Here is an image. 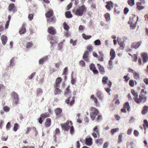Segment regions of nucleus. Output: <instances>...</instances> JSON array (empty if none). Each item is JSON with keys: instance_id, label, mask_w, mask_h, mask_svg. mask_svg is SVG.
I'll return each instance as SVG.
<instances>
[{"instance_id": "f257e3e1", "label": "nucleus", "mask_w": 148, "mask_h": 148, "mask_svg": "<svg viewBox=\"0 0 148 148\" xmlns=\"http://www.w3.org/2000/svg\"><path fill=\"white\" fill-rule=\"evenodd\" d=\"M86 11V8L84 5L79 6L77 9H74L72 10V12L75 15L79 16L83 15L84 13Z\"/></svg>"}, {"instance_id": "f03ea898", "label": "nucleus", "mask_w": 148, "mask_h": 148, "mask_svg": "<svg viewBox=\"0 0 148 148\" xmlns=\"http://www.w3.org/2000/svg\"><path fill=\"white\" fill-rule=\"evenodd\" d=\"M89 110L90 111V116L92 120L94 121L95 119L96 116L99 114V112L97 109L93 107H91Z\"/></svg>"}, {"instance_id": "7ed1b4c3", "label": "nucleus", "mask_w": 148, "mask_h": 148, "mask_svg": "<svg viewBox=\"0 0 148 148\" xmlns=\"http://www.w3.org/2000/svg\"><path fill=\"white\" fill-rule=\"evenodd\" d=\"M72 125V123L71 121L69 122L67 121L65 123L63 124H61L60 125L62 128L64 130L68 131L69 130L70 126Z\"/></svg>"}, {"instance_id": "20e7f679", "label": "nucleus", "mask_w": 148, "mask_h": 148, "mask_svg": "<svg viewBox=\"0 0 148 148\" xmlns=\"http://www.w3.org/2000/svg\"><path fill=\"white\" fill-rule=\"evenodd\" d=\"M11 96L13 99L14 103L15 105H17L18 102V97L17 93L14 92H13L12 93Z\"/></svg>"}, {"instance_id": "39448f33", "label": "nucleus", "mask_w": 148, "mask_h": 148, "mask_svg": "<svg viewBox=\"0 0 148 148\" xmlns=\"http://www.w3.org/2000/svg\"><path fill=\"white\" fill-rule=\"evenodd\" d=\"M93 131L95 132L92 133V135L95 138H97V136H99V132L97 126L95 127L93 129Z\"/></svg>"}, {"instance_id": "423d86ee", "label": "nucleus", "mask_w": 148, "mask_h": 148, "mask_svg": "<svg viewBox=\"0 0 148 148\" xmlns=\"http://www.w3.org/2000/svg\"><path fill=\"white\" fill-rule=\"evenodd\" d=\"M71 98V97H69L66 100L65 102L67 104H69L70 106H72L75 102V96H73L72 98V100L70 102V99Z\"/></svg>"}, {"instance_id": "0eeeda50", "label": "nucleus", "mask_w": 148, "mask_h": 148, "mask_svg": "<svg viewBox=\"0 0 148 148\" xmlns=\"http://www.w3.org/2000/svg\"><path fill=\"white\" fill-rule=\"evenodd\" d=\"M53 12L52 10L49 9L48 10L45 14L47 18H49L53 16Z\"/></svg>"}, {"instance_id": "6e6552de", "label": "nucleus", "mask_w": 148, "mask_h": 148, "mask_svg": "<svg viewBox=\"0 0 148 148\" xmlns=\"http://www.w3.org/2000/svg\"><path fill=\"white\" fill-rule=\"evenodd\" d=\"M142 42L141 41H139L138 42H133L131 45L132 48L137 49L140 46Z\"/></svg>"}, {"instance_id": "1a4fd4ad", "label": "nucleus", "mask_w": 148, "mask_h": 148, "mask_svg": "<svg viewBox=\"0 0 148 148\" xmlns=\"http://www.w3.org/2000/svg\"><path fill=\"white\" fill-rule=\"evenodd\" d=\"M48 32L51 35H54L56 33V31L53 27H50L48 29Z\"/></svg>"}, {"instance_id": "9d476101", "label": "nucleus", "mask_w": 148, "mask_h": 148, "mask_svg": "<svg viewBox=\"0 0 148 148\" xmlns=\"http://www.w3.org/2000/svg\"><path fill=\"white\" fill-rule=\"evenodd\" d=\"M62 110L60 108H58L55 109L54 110L55 112L58 117H61L62 116L61 114L62 112Z\"/></svg>"}, {"instance_id": "9b49d317", "label": "nucleus", "mask_w": 148, "mask_h": 148, "mask_svg": "<svg viewBox=\"0 0 148 148\" xmlns=\"http://www.w3.org/2000/svg\"><path fill=\"white\" fill-rule=\"evenodd\" d=\"M62 79L60 77H58L56 80V83L54 87H59L60 84L61 82Z\"/></svg>"}, {"instance_id": "f8f14e48", "label": "nucleus", "mask_w": 148, "mask_h": 148, "mask_svg": "<svg viewBox=\"0 0 148 148\" xmlns=\"http://www.w3.org/2000/svg\"><path fill=\"white\" fill-rule=\"evenodd\" d=\"M31 130H32L33 131L35 132V134H37V130L36 129V128L34 127H29L27 128V130L26 132V134H28L30 131Z\"/></svg>"}, {"instance_id": "ddd939ff", "label": "nucleus", "mask_w": 148, "mask_h": 148, "mask_svg": "<svg viewBox=\"0 0 148 148\" xmlns=\"http://www.w3.org/2000/svg\"><path fill=\"white\" fill-rule=\"evenodd\" d=\"M107 5H106V8L108 10H111V8L113 7L114 4L111 1H109L106 2Z\"/></svg>"}, {"instance_id": "4468645a", "label": "nucleus", "mask_w": 148, "mask_h": 148, "mask_svg": "<svg viewBox=\"0 0 148 148\" xmlns=\"http://www.w3.org/2000/svg\"><path fill=\"white\" fill-rule=\"evenodd\" d=\"M90 99L94 101L96 106H98L99 105V104L97 99L96 97L94 96V95H92L90 96Z\"/></svg>"}, {"instance_id": "2eb2a0df", "label": "nucleus", "mask_w": 148, "mask_h": 148, "mask_svg": "<svg viewBox=\"0 0 148 148\" xmlns=\"http://www.w3.org/2000/svg\"><path fill=\"white\" fill-rule=\"evenodd\" d=\"M89 54V52L87 51H86L84 53L83 56V58L86 61H88V56Z\"/></svg>"}, {"instance_id": "dca6fc26", "label": "nucleus", "mask_w": 148, "mask_h": 148, "mask_svg": "<svg viewBox=\"0 0 148 148\" xmlns=\"http://www.w3.org/2000/svg\"><path fill=\"white\" fill-rule=\"evenodd\" d=\"M92 139L90 138H86L85 139L86 144L88 146H90L92 144Z\"/></svg>"}, {"instance_id": "f3484780", "label": "nucleus", "mask_w": 148, "mask_h": 148, "mask_svg": "<svg viewBox=\"0 0 148 148\" xmlns=\"http://www.w3.org/2000/svg\"><path fill=\"white\" fill-rule=\"evenodd\" d=\"M141 56L143 58V62L145 63L147 62L148 60V57L147 53H143L141 54Z\"/></svg>"}, {"instance_id": "a211bd4d", "label": "nucleus", "mask_w": 148, "mask_h": 148, "mask_svg": "<svg viewBox=\"0 0 148 148\" xmlns=\"http://www.w3.org/2000/svg\"><path fill=\"white\" fill-rule=\"evenodd\" d=\"M25 24H23L22 27L21 28L19 31V34H24L26 30L25 27Z\"/></svg>"}, {"instance_id": "6ab92c4d", "label": "nucleus", "mask_w": 148, "mask_h": 148, "mask_svg": "<svg viewBox=\"0 0 148 148\" xmlns=\"http://www.w3.org/2000/svg\"><path fill=\"white\" fill-rule=\"evenodd\" d=\"M136 8L138 10H141L143 9L144 7L142 5V3L140 2H138L136 3Z\"/></svg>"}, {"instance_id": "aec40b11", "label": "nucleus", "mask_w": 148, "mask_h": 148, "mask_svg": "<svg viewBox=\"0 0 148 148\" xmlns=\"http://www.w3.org/2000/svg\"><path fill=\"white\" fill-rule=\"evenodd\" d=\"M1 39L2 40V44L5 45L7 41V36L4 35L1 36Z\"/></svg>"}, {"instance_id": "412c9836", "label": "nucleus", "mask_w": 148, "mask_h": 148, "mask_svg": "<svg viewBox=\"0 0 148 148\" xmlns=\"http://www.w3.org/2000/svg\"><path fill=\"white\" fill-rule=\"evenodd\" d=\"M97 65L98 66V69L101 73V74L104 73L105 71L104 67L103 66H101L99 64H97Z\"/></svg>"}, {"instance_id": "4be33fe9", "label": "nucleus", "mask_w": 148, "mask_h": 148, "mask_svg": "<svg viewBox=\"0 0 148 148\" xmlns=\"http://www.w3.org/2000/svg\"><path fill=\"white\" fill-rule=\"evenodd\" d=\"M110 55L111 56L110 59L111 60L114 59L115 57V53L113 49H111Z\"/></svg>"}, {"instance_id": "5701e85b", "label": "nucleus", "mask_w": 148, "mask_h": 148, "mask_svg": "<svg viewBox=\"0 0 148 148\" xmlns=\"http://www.w3.org/2000/svg\"><path fill=\"white\" fill-rule=\"evenodd\" d=\"M51 124V120L50 119L47 118L46 119V122L45 123V126L46 127H49Z\"/></svg>"}, {"instance_id": "b1692460", "label": "nucleus", "mask_w": 148, "mask_h": 148, "mask_svg": "<svg viewBox=\"0 0 148 148\" xmlns=\"http://www.w3.org/2000/svg\"><path fill=\"white\" fill-rule=\"evenodd\" d=\"M48 59V57L45 56L42 58L40 59L39 61V63L40 64H42L44 62L46 61Z\"/></svg>"}, {"instance_id": "393cba45", "label": "nucleus", "mask_w": 148, "mask_h": 148, "mask_svg": "<svg viewBox=\"0 0 148 148\" xmlns=\"http://www.w3.org/2000/svg\"><path fill=\"white\" fill-rule=\"evenodd\" d=\"M148 106H145L143 108L141 111L142 114L143 115L146 114L148 112Z\"/></svg>"}, {"instance_id": "a878e982", "label": "nucleus", "mask_w": 148, "mask_h": 148, "mask_svg": "<svg viewBox=\"0 0 148 148\" xmlns=\"http://www.w3.org/2000/svg\"><path fill=\"white\" fill-rule=\"evenodd\" d=\"M139 98H140L141 101H143L145 102L146 101V97L143 93H140L139 96Z\"/></svg>"}, {"instance_id": "bb28decb", "label": "nucleus", "mask_w": 148, "mask_h": 148, "mask_svg": "<svg viewBox=\"0 0 148 148\" xmlns=\"http://www.w3.org/2000/svg\"><path fill=\"white\" fill-rule=\"evenodd\" d=\"M55 89L54 91V94L56 95L60 94L62 92V90L58 88V87H54Z\"/></svg>"}, {"instance_id": "cd10ccee", "label": "nucleus", "mask_w": 148, "mask_h": 148, "mask_svg": "<svg viewBox=\"0 0 148 148\" xmlns=\"http://www.w3.org/2000/svg\"><path fill=\"white\" fill-rule=\"evenodd\" d=\"M108 84V86L109 87V88H106V87L105 88V89L106 91L107 92H109L111 90L110 89V88L112 86V83L110 81H109L108 83H107Z\"/></svg>"}, {"instance_id": "c85d7f7f", "label": "nucleus", "mask_w": 148, "mask_h": 148, "mask_svg": "<svg viewBox=\"0 0 148 148\" xmlns=\"http://www.w3.org/2000/svg\"><path fill=\"white\" fill-rule=\"evenodd\" d=\"M108 77L106 76H104L102 78V82L103 84L104 85L106 84L108 82Z\"/></svg>"}, {"instance_id": "c756f323", "label": "nucleus", "mask_w": 148, "mask_h": 148, "mask_svg": "<svg viewBox=\"0 0 148 148\" xmlns=\"http://www.w3.org/2000/svg\"><path fill=\"white\" fill-rule=\"evenodd\" d=\"M99 55L98 58V60L100 62H103V54L101 53L100 52H99Z\"/></svg>"}, {"instance_id": "7c9ffc66", "label": "nucleus", "mask_w": 148, "mask_h": 148, "mask_svg": "<svg viewBox=\"0 0 148 148\" xmlns=\"http://www.w3.org/2000/svg\"><path fill=\"white\" fill-rule=\"evenodd\" d=\"M70 86H68L66 88V91H65L64 94L65 95H69L71 92L70 89Z\"/></svg>"}, {"instance_id": "2f4dec72", "label": "nucleus", "mask_w": 148, "mask_h": 148, "mask_svg": "<svg viewBox=\"0 0 148 148\" xmlns=\"http://www.w3.org/2000/svg\"><path fill=\"white\" fill-rule=\"evenodd\" d=\"M96 96L99 99L101 100H102L103 99V97L101 92H100L98 91L97 92Z\"/></svg>"}, {"instance_id": "473e14b6", "label": "nucleus", "mask_w": 148, "mask_h": 148, "mask_svg": "<svg viewBox=\"0 0 148 148\" xmlns=\"http://www.w3.org/2000/svg\"><path fill=\"white\" fill-rule=\"evenodd\" d=\"M66 16L68 18H72L73 16L71 14L70 11H68L65 12Z\"/></svg>"}, {"instance_id": "72a5a7b5", "label": "nucleus", "mask_w": 148, "mask_h": 148, "mask_svg": "<svg viewBox=\"0 0 148 148\" xmlns=\"http://www.w3.org/2000/svg\"><path fill=\"white\" fill-rule=\"evenodd\" d=\"M55 18L54 17H52L47 18V21L48 23L54 22H55Z\"/></svg>"}, {"instance_id": "f704fd0d", "label": "nucleus", "mask_w": 148, "mask_h": 148, "mask_svg": "<svg viewBox=\"0 0 148 148\" xmlns=\"http://www.w3.org/2000/svg\"><path fill=\"white\" fill-rule=\"evenodd\" d=\"M123 107L126 109H127V110L129 111L130 109V106L128 102H126L124 104Z\"/></svg>"}, {"instance_id": "c9c22d12", "label": "nucleus", "mask_w": 148, "mask_h": 148, "mask_svg": "<svg viewBox=\"0 0 148 148\" xmlns=\"http://www.w3.org/2000/svg\"><path fill=\"white\" fill-rule=\"evenodd\" d=\"M63 27L64 29L68 31L69 29V26L67 25V23L66 22H64L63 23Z\"/></svg>"}, {"instance_id": "e433bc0d", "label": "nucleus", "mask_w": 148, "mask_h": 148, "mask_svg": "<svg viewBox=\"0 0 148 148\" xmlns=\"http://www.w3.org/2000/svg\"><path fill=\"white\" fill-rule=\"evenodd\" d=\"M144 124L143 125V127L145 130H146V128L148 127V122L147 121L145 120L144 121Z\"/></svg>"}, {"instance_id": "4c0bfd02", "label": "nucleus", "mask_w": 148, "mask_h": 148, "mask_svg": "<svg viewBox=\"0 0 148 148\" xmlns=\"http://www.w3.org/2000/svg\"><path fill=\"white\" fill-rule=\"evenodd\" d=\"M40 116L43 118H45L48 117L49 116V114L48 112H45L41 114Z\"/></svg>"}, {"instance_id": "58836bf2", "label": "nucleus", "mask_w": 148, "mask_h": 148, "mask_svg": "<svg viewBox=\"0 0 148 148\" xmlns=\"http://www.w3.org/2000/svg\"><path fill=\"white\" fill-rule=\"evenodd\" d=\"M82 37L85 40H88L90 38L91 36L90 35H86L85 34H82Z\"/></svg>"}, {"instance_id": "ea45409f", "label": "nucleus", "mask_w": 148, "mask_h": 148, "mask_svg": "<svg viewBox=\"0 0 148 148\" xmlns=\"http://www.w3.org/2000/svg\"><path fill=\"white\" fill-rule=\"evenodd\" d=\"M128 23L130 25V26L132 27V29H134L136 27V24H133V23L132 22L131 20L130 19V21L128 22Z\"/></svg>"}, {"instance_id": "a19ab883", "label": "nucleus", "mask_w": 148, "mask_h": 148, "mask_svg": "<svg viewBox=\"0 0 148 148\" xmlns=\"http://www.w3.org/2000/svg\"><path fill=\"white\" fill-rule=\"evenodd\" d=\"M133 99L134 101L137 103H139L142 102L140 98H138V97H134Z\"/></svg>"}, {"instance_id": "79ce46f5", "label": "nucleus", "mask_w": 148, "mask_h": 148, "mask_svg": "<svg viewBox=\"0 0 148 148\" xmlns=\"http://www.w3.org/2000/svg\"><path fill=\"white\" fill-rule=\"evenodd\" d=\"M94 44L96 46H99L101 44L100 40L99 39L96 40L94 42Z\"/></svg>"}, {"instance_id": "37998d69", "label": "nucleus", "mask_w": 148, "mask_h": 148, "mask_svg": "<svg viewBox=\"0 0 148 148\" xmlns=\"http://www.w3.org/2000/svg\"><path fill=\"white\" fill-rule=\"evenodd\" d=\"M119 44L120 46V49L121 50H123L124 48V43L123 42H120L118 43Z\"/></svg>"}, {"instance_id": "c03bdc74", "label": "nucleus", "mask_w": 148, "mask_h": 148, "mask_svg": "<svg viewBox=\"0 0 148 148\" xmlns=\"http://www.w3.org/2000/svg\"><path fill=\"white\" fill-rule=\"evenodd\" d=\"M127 2L129 5L131 6L134 5V0H128Z\"/></svg>"}, {"instance_id": "a18cd8bd", "label": "nucleus", "mask_w": 148, "mask_h": 148, "mask_svg": "<svg viewBox=\"0 0 148 148\" xmlns=\"http://www.w3.org/2000/svg\"><path fill=\"white\" fill-rule=\"evenodd\" d=\"M60 133V130L58 128H56L55 130L54 133V136L56 138V136Z\"/></svg>"}, {"instance_id": "49530a36", "label": "nucleus", "mask_w": 148, "mask_h": 148, "mask_svg": "<svg viewBox=\"0 0 148 148\" xmlns=\"http://www.w3.org/2000/svg\"><path fill=\"white\" fill-rule=\"evenodd\" d=\"M15 8V6L13 3L10 4L8 7L9 10L10 11H12Z\"/></svg>"}, {"instance_id": "de8ad7c7", "label": "nucleus", "mask_w": 148, "mask_h": 148, "mask_svg": "<svg viewBox=\"0 0 148 148\" xmlns=\"http://www.w3.org/2000/svg\"><path fill=\"white\" fill-rule=\"evenodd\" d=\"M133 75L135 79H139L140 77L138 73L136 72L133 74Z\"/></svg>"}, {"instance_id": "09e8293b", "label": "nucleus", "mask_w": 148, "mask_h": 148, "mask_svg": "<svg viewBox=\"0 0 148 148\" xmlns=\"http://www.w3.org/2000/svg\"><path fill=\"white\" fill-rule=\"evenodd\" d=\"M105 17L107 21H109L110 19V15L109 13H107L105 15Z\"/></svg>"}, {"instance_id": "8fccbe9b", "label": "nucleus", "mask_w": 148, "mask_h": 148, "mask_svg": "<svg viewBox=\"0 0 148 148\" xmlns=\"http://www.w3.org/2000/svg\"><path fill=\"white\" fill-rule=\"evenodd\" d=\"M131 92L134 96V97H135L138 96L137 93L134 90L131 89Z\"/></svg>"}, {"instance_id": "3c124183", "label": "nucleus", "mask_w": 148, "mask_h": 148, "mask_svg": "<svg viewBox=\"0 0 148 148\" xmlns=\"http://www.w3.org/2000/svg\"><path fill=\"white\" fill-rule=\"evenodd\" d=\"M122 134H120L119 135L118 138V143H120L122 142Z\"/></svg>"}, {"instance_id": "603ef678", "label": "nucleus", "mask_w": 148, "mask_h": 148, "mask_svg": "<svg viewBox=\"0 0 148 148\" xmlns=\"http://www.w3.org/2000/svg\"><path fill=\"white\" fill-rule=\"evenodd\" d=\"M18 125L17 123H15L13 127V130L15 132L18 129Z\"/></svg>"}, {"instance_id": "864d4df0", "label": "nucleus", "mask_w": 148, "mask_h": 148, "mask_svg": "<svg viewBox=\"0 0 148 148\" xmlns=\"http://www.w3.org/2000/svg\"><path fill=\"white\" fill-rule=\"evenodd\" d=\"M32 42H28L26 44V47L27 48H29L32 46Z\"/></svg>"}, {"instance_id": "5fc2aeb1", "label": "nucleus", "mask_w": 148, "mask_h": 148, "mask_svg": "<svg viewBox=\"0 0 148 148\" xmlns=\"http://www.w3.org/2000/svg\"><path fill=\"white\" fill-rule=\"evenodd\" d=\"M70 133L71 134H73L74 132V128L73 126H70Z\"/></svg>"}, {"instance_id": "6e6d98bb", "label": "nucleus", "mask_w": 148, "mask_h": 148, "mask_svg": "<svg viewBox=\"0 0 148 148\" xmlns=\"http://www.w3.org/2000/svg\"><path fill=\"white\" fill-rule=\"evenodd\" d=\"M42 89L40 88H38L37 89L36 93L37 95H38L40 94H42Z\"/></svg>"}, {"instance_id": "4d7b16f0", "label": "nucleus", "mask_w": 148, "mask_h": 148, "mask_svg": "<svg viewBox=\"0 0 148 148\" xmlns=\"http://www.w3.org/2000/svg\"><path fill=\"white\" fill-rule=\"evenodd\" d=\"M63 42H61L58 45V50H61L62 48Z\"/></svg>"}, {"instance_id": "13d9d810", "label": "nucleus", "mask_w": 148, "mask_h": 148, "mask_svg": "<svg viewBox=\"0 0 148 148\" xmlns=\"http://www.w3.org/2000/svg\"><path fill=\"white\" fill-rule=\"evenodd\" d=\"M70 43L71 44H72V45L73 46L75 45L77 43V40H76L74 41H73V39H71L70 40Z\"/></svg>"}, {"instance_id": "bf43d9fd", "label": "nucleus", "mask_w": 148, "mask_h": 148, "mask_svg": "<svg viewBox=\"0 0 148 148\" xmlns=\"http://www.w3.org/2000/svg\"><path fill=\"white\" fill-rule=\"evenodd\" d=\"M90 69L92 71L93 70H94L96 68L94 64H91L90 66Z\"/></svg>"}, {"instance_id": "052dcab7", "label": "nucleus", "mask_w": 148, "mask_h": 148, "mask_svg": "<svg viewBox=\"0 0 148 148\" xmlns=\"http://www.w3.org/2000/svg\"><path fill=\"white\" fill-rule=\"evenodd\" d=\"M34 17L33 14H30L28 16V18L30 21H31L33 19Z\"/></svg>"}, {"instance_id": "680f3d73", "label": "nucleus", "mask_w": 148, "mask_h": 148, "mask_svg": "<svg viewBox=\"0 0 148 148\" xmlns=\"http://www.w3.org/2000/svg\"><path fill=\"white\" fill-rule=\"evenodd\" d=\"M3 109L4 111L6 112H8L9 111L10 108L7 106H5L3 108Z\"/></svg>"}, {"instance_id": "e2e57ef3", "label": "nucleus", "mask_w": 148, "mask_h": 148, "mask_svg": "<svg viewBox=\"0 0 148 148\" xmlns=\"http://www.w3.org/2000/svg\"><path fill=\"white\" fill-rule=\"evenodd\" d=\"M130 85L131 87H133L134 86V82L132 80H130L129 82Z\"/></svg>"}, {"instance_id": "0e129e2a", "label": "nucleus", "mask_w": 148, "mask_h": 148, "mask_svg": "<svg viewBox=\"0 0 148 148\" xmlns=\"http://www.w3.org/2000/svg\"><path fill=\"white\" fill-rule=\"evenodd\" d=\"M119 130V129L118 128H116L115 129H112L111 131V133L112 134H114V133L116 132L117 131H118Z\"/></svg>"}, {"instance_id": "69168bd1", "label": "nucleus", "mask_w": 148, "mask_h": 148, "mask_svg": "<svg viewBox=\"0 0 148 148\" xmlns=\"http://www.w3.org/2000/svg\"><path fill=\"white\" fill-rule=\"evenodd\" d=\"M80 65L82 66H85V62L83 60H81L79 62Z\"/></svg>"}, {"instance_id": "338daca9", "label": "nucleus", "mask_w": 148, "mask_h": 148, "mask_svg": "<svg viewBox=\"0 0 148 148\" xmlns=\"http://www.w3.org/2000/svg\"><path fill=\"white\" fill-rule=\"evenodd\" d=\"M102 119V116L100 115H98L97 118V121L99 122L101 121Z\"/></svg>"}, {"instance_id": "774afa93", "label": "nucleus", "mask_w": 148, "mask_h": 148, "mask_svg": "<svg viewBox=\"0 0 148 148\" xmlns=\"http://www.w3.org/2000/svg\"><path fill=\"white\" fill-rule=\"evenodd\" d=\"M87 49L88 51L90 52L92 51V46L90 45L88 46Z\"/></svg>"}]
</instances>
